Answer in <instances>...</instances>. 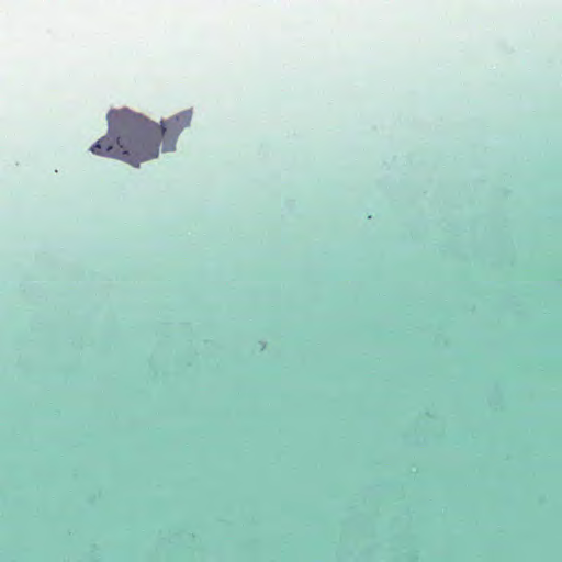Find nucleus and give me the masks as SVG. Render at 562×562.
<instances>
[{
	"instance_id": "1",
	"label": "nucleus",
	"mask_w": 562,
	"mask_h": 562,
	"mask_svg": "<svg viewBox=\"0 0 562 562\" xmlns=\"http://www.w3.org/2000/svg\"><path fill=\"white\" fill-rule=\"evenodd\" d=\"M191 119L192 111L187 110L158 125L127 109L111 110L108 113V135L101 137L90 150L138 166L158 156L162 137V150H173L178 135L190 125Z\"/></svg>"
}]
</instances>
